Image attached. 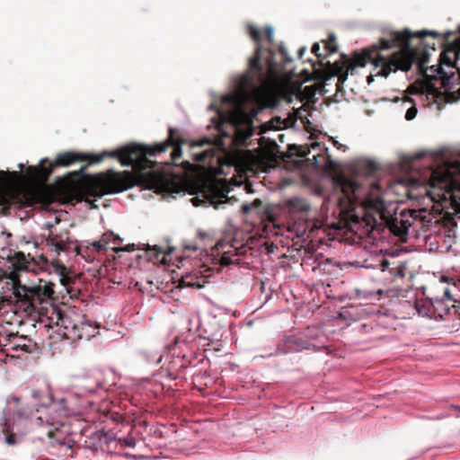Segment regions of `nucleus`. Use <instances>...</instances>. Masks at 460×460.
<instances>
[{
  "mask_svg": "<svg viewBox=\"0 0 460 460\" xmlns=\"http://www.w3.org/2000/svg\"><path fill=\"white\" fill-rule=\"evenodd\" d=\"M180 131L171 128L168 138L154 146L143 145H131L113 151H103L100 155H88L84 153L65 152L58 154L54 162L48 159L40 161L38 171L40 177H48L55 166H68L75 161H88L89 164L100 163L104 157H117L123 166H132L134 172H116L108 171L104 173L95 174L91 177L90 183L98 196L111 193H119L134 186L137 179H144L151 176L155 163L147 158V155H156L164 152L168 147H172V158L178 159L181 155V145L185 144Z\"/></svg>",
  "mask_w": 460,
  "mask_h": 460,
  "instance_id": "nucleus-1",
  "label": "nucleus"
},
{
  "mask_svg": "<svg viewBox=\"0 0 460 460\" xmlns=\"http://www.w3.org/2000/svg\"><path fill=\"white\" fill-rule=\"evenodd\" d=\"M277 74L273 52L258 46L250 59L248 71L237 78L234 93L222 99L223 103L230 107L217 111L221 120L236 128H246V137L251 136L258 111L268 106L271 100V85Z\"/></svg>",
  "mask_w": 460,
  "mask_h": 460,
  "instance_id": "nucleus-2",
  "label": "nucleus"
},
{
  "mask_svg": "<svg viewBox=\"0 0 460 460\" xmlns=\"http://www.w3.org/2000/svg\"><path fill=\"white\" fill-rule=\"evenodd\" d=\"M31 397L40 406V409H37L40 415L35 419H29L20 410L15 411L20 401L17 396L11 395L6 399V407L0 418V427L4 437V442L10 446L15 445L20 438L25 434L26 426L29 422L38 426H43L46 423L49 428L47 434L50 438L54 437V431L58 430L60 420L50 416L57 411V406L53 404V397L48 389L32 390Z\"/></svg>",
  "mask_w": 460,
  "mask_h": 460,
  "instance_id": "nucleus-3",
  "label": "nucleus"
},
{
  "mask_svg": "<svg viewBox=\"0 0 460 460\" xmlns=\"http://www.w3.org/2000/svg\"><path fill=\"white\" fill-rule=\"evenodd\" d=\"M336 188L341 189V196L338 204L341 212H349L358 206L364 210L362 217L367 226L372 229L383 217L384 201L382 190L377 182L362 183L358 178L340 177L335 182Z\"/></svg>",
  "mask_w": 460,
  "mask_h": 460,
  "instance_id": "nucleus-4",
  "label": "nucleus"
},
{
  "mask_svg": "<svg viewBox=\"0 0 460 460\" xmlns=\"http://www.w3.org/2000/svg\"><path fill=\"white\" fill-rule=\"evenodd\" d=\"M391 39H382L380 41V49H388L394 46H400L401 49L386 59L379 54L374 57L373 63L379 69L376 72V75L388 76L391 72L397 70L408 71L412 63L418 59L420 50L408 46V42L411 38L409 31H394L390 35Z\"/></svg>",
  "mask_w": 460,
  "mask_h": 460,
  "instance_id": "nucleus-5",
  "label": "nucleus"
},
{
  "mask_svg": "<svg viewBox=\"0 0 460 460\" xmlns=\"http://www.w3.org/2000/svg\"><path fill=\"white\" fill-rule=\"evenodd\" d=\"M420 70L423 73L425 81H417L413 84L408 87L410 93H416L420 100L424 98V94L427 99L431 97L432 100H436L440 94L439 89L437 87L435 82L440 81L441 87L452 90L455 82H460V72L457 74V78L455 79V73L446 72L440 65L431 66L424 68V62L419 64Z\"/></svg>",
  "mask_w": 460,
  "mask_h": 460,
  "instance_id": "nucleus-6",
  "label": "nucleus"
},
{
  "mask_svg": "<svg viewBox=\"0 0 460 460\" xmlns=\"http://www.w3.org/2000/svg\"><path fill=\"white\" fill-rule=\"evenodd\" d=\"M284 208L294 221V227L298 237L313 238L314 233L323 226L322 220L315 219V213L305 199L299 198L285 201Z\"/></svg>",
  "mask_w": 460,
  "mask_h": 460,
  "instance_id": "nucleus-7",
  "label": "nucleus"
},
{
  "mask_svg": "<svg viewBox=\"0 0 460 460\" xmlns=\"http://www.w3.org/2000/svg\"><path fill=\"white\" fill-rule=\"evenodd\" d=\"M13 294L19 306L29 314L39 313L45 309L54 295V284L45 283L37 287L27 288L13 281Z\"/></svg>",
  "mask_w": 460,
  "mask_h": 460,
  "instance_id": "nucleus-8",
  "label": "nucleus"
},
{
  "mask_svg": "<svg viewBox=\"0 0 460 460\" xmlns=\"http://www.w3.org/2000/svg\"><path fill=\"white\" fill-rule=\"evenodd\" d=\"M60 326L55 332L62 338L75 341L76 340H89L95 336L98 326L85 320L84 315L78 314H65Z\"/></svg>",
  "mask_w": 460,
  "mask_h": 460,
  "instance_id": "nucleus-9",
  "label": "nucleus"
},
{
  "mask_svg": "<svg viewBox=\"0 0 460 460\" xmlns=\"http://www.w3.org/2000/svg\"><path fill=\"white\" fill-rule=\"evenodd\" d=\"M247 252V246L234 238L226 237L219 240L214 246L212 254L218 258L220 264L228 266L240 264V256Z\"/></svg>",
  "mask_w": 460,
  "mask_h": 460,
  "instance_id": "nucleus-10",
  "label": "nucleus"
},
{
  "mask_svg": "<svg viewBox=\"0 0 460 460\" xmlns=\"http://www.w3.org/2000/svg\"><path fill=\"white\" fill-rule=\"evenodd\" d=\"M201 193L204 200H201L199 197L193 198L191 201L194 206H199L204 202L215 207V205L224 203L226 199L224 186L216 179L207 181L203 185Z\"/></svg>",
  "mask_w": 460,
  "mask_h": 460,
  "instance_id": "nucleus-11",
  "label": "nucleus"
},
{
  "mask_svg": "<svg viewBox=\"0 0 460 460\" xmlns=\"http://www.w3.org/2000/svg\"><path fill=\"white\" fill-rule=\"evenodd\" d=\"M426 213L427 210L425 208L409 211L403 210L398 216L396 215L392 218L389 223V228L394 234L403 236L408 233L414 220L419 217L425 218L426 216L424 214Z\"/></svg>",
  "mask_w": 460,
  "mask_h": 460,
  "instance_id": "nucleus-12",
  "label": "nucleus"
},
{
  "mask_svg": "<svg viewBox=\"0 0 460 460\" xmlns=\"http://www.w3.org/2000/svg\"><path fill=\"white\" fill-rule=\"evenodd\" d=\"M310 343L296 335H290L286 337L278 345L277 351L279 354L296 353L303 349H308Z\"/></svg>",
  "mask_w": 460,
  "mask_h": 460,
  "instance_id": "nucleus-13",
  "label": "nucleus"
},
{
  "mask_svg": "<svg viewBox=\"0 0 460 460\" xmlns=\"http://www.w3.org/2000/svg\"><path fill=\"white\" fill-rule=\"evenodd\" d=\"M46 245L57 254L69 249V236L67 232L50 234L46 240Z\"/></svg>",
  "mask_w": 460,
  "mask_h": 460,
  "instance_id": "nucleus-14",
  "label": "nucleus"
},
{
  "mask_svg": "<svg viewBox=\"0 0 460 460\" xmlns=\"http://www.w3.org/2000/svg\"><path fill=\"white\" fill-rule=\"evenodd\" d=\"M408 93L411 95V97H409L407 100H404L402 102V105H407V104H411V107H409L406 111V113H405V119L407 120H411L413 119L416 115H417V107L416 105L418 103L421 104L422 106H429L433 102H435V100H432L431 97L429 96V99L426 98V96L424 95V98L422 100H420L416 93H410L408 90H407Z\"/></svg>",
  "mask_w": 460,
  "mask_h": 460,
  "instance_id": "nucleus-15",
  "label": "nucleus"
},
{
  "mask_svg": "<svg viewBox=\"0 0 460 460\" xmlns=\"http://www.w3.org/2000/svg\"><path fill=\"white\" fill-rule=\"evenodd\" d=\"M190 146L192 147L208 146V147L204 151L193 154L194 160L197 162H206L208 159L212 158L215 155L214 147L212 146L208 138H202L198 141H192Z\"/></svg>",
  "mask_w": 460,
  "mask_h": 460,
  "instance_id": "nucleus-16",
  "label": "nucleus"
},
{
  "mask_svg": "<svg viewBox=\"0 0 460 460\" xmlns=\"http://www.w3.org/2000/svg\"><path fill=\"white\" fill-rule=\"evenodd\" d=\"M101 386V382L98 379L84 378L78 385L79 391L76 393L77 395L86 396L96 392Z\"/></svg>",
  "mask_w": 460,
  "mask_h": 460,
  "instance_id": "nucleus-17",
  "label": "nucleus"
},
{
  "mask_svg": "<svg viewBox=\"0 0 460 460\" xmlns=\"http://www.w3.org/2000/svg\"><path fill=\"white\" fill-rule=\"evenodd\" d=\"M75 252L77 255H79L87 262L93 261L98 255L96 252L93 249H92L91 244L86 242L78 244L75 247Z\"/></svg>",
  "mask_w": 460,
  "mask_h": 460,
  "instance_id": "nucleus-18",
  "label": "nucleus"
},
{
  "mask_svg": "<svg viewBox=\"0 0 460 460\" xmlns=\"http://www.w3.org/2000/svg\"><path fill=\"white\" fill-rule=\"evenodd\" d=\"M47 310V314L49 315L48 316L49 319V324L48 326L50 328H56V330L58 329L60 326V323L63 321L65 314L62 313V311L55 306H51L49 310Z\"/></svg>",
  "mask_w": 460,
  "mask_h": 460,
  "instance_id": "nucleus-19",
  "label": "nucleus"
},
{
  "mask_svg": "<svg viewBox=\"0 0 460 460\" xmlns=\"http://www.w3.org/2000/svg\"><path fill=\"white\" fill-rule=\"evenodd\" d=\"M203 278L197 277L193 274H186L181 278V283L185 287L200 288L204 283Z\"/></svg>",
  "mask_w": 460,
  "mask_h": 460,
  "instance_id": "nucleus-20",
  "label": "nucleus"
},
{
  "mask_svg": "<svg viewBox=\"0 0 460 460\" xmlns=\"http://www.w3.org/2000/svg\"><path fill=\"white\" fill-rule=\"evenodd\" d=\"M261 200L260 199H255L252 202H245V203H243L242 206H241V211L243 213V214H250L252 212H255V213H259L260 212V209H261Z\"/></svg>",
  "mask_w": 460,
  "mask_h": 460,
  "instance_id": "nucleus-21",
  "label": "nucleus"
},
{
  "mask_svg": "<svg viewBox=\"0 0 460 460\" xmlns=\"http://www.w3.org/2000/svg\"><path fill=\"white\" fill-rule=\"evenodd\" d=\"M324 42V49L328 54L333 53L337 50V47L335 44V38L332 36L328 41Z\"/></svg>",
  "mask_w": 460,
  "mask_h": 460,
  "instance_id": "nucleus-22",
  "label": "nucleus"
},
{
  "mask_svg": "<svg viewBox=\"0 0 460 460\" xmlns=\"http://www.w3.org/2000/svg\"><path fill=\"white\" fill-rule=\"evenodd\" d=\"M89 243L91 244L92 249H93L98 255L107 248L106 244L102 243V240L101 238L98 241H94Z\"/></svg>",
  "mask_w": 460,
  "mask_h": 460,
  "instance_id": "nucleus-23",
  "label": "nucleus"
},
{
  "mask_svg": "<svg viewBox=\"0 0 460 460\" xmlns=\"http://www.w3.org/2000/svg\"><path fill=\"white\" fill-rule=\"evenodd\" d=\"M122 243V239L119 236V235H116L114 234V238L111 242V244H112L113 246L111 247V249L115 252H119V251H130L129 248L126 247V248H119L118 245Z\"/></svg>",
  "mask_w": 460,
  "mask_h": 460,
  "instance_id": "nucleus-24",
  "label": "nucleus"
},
{
  "mask_svg": "<svg viewBox=\"0 0 460 460\" xmlns=\"http://www.w3.org/2000/svg\"><path fill=\"white\" fill-rule=\"evenodd\" d=\"M321 146H320L319 143L314 142V143L311 144V147L310 148L306 147V146L305 147H302L301 148V152L298 155L300 156H302V157H305V156L308 155L311 153V149L312 150H315V149H318Z\"/></svg>",
  "mask_w": 460,
  "mask_h": 460,
  "instance_id": "nucleus-25",
  "label": "nucleus"
},
{
  "mask_svg": "<svg viewBox=\"0 0 460 460\" xmlns=\"http://www.w3.org/2000/svg\"><path fill=\"white\" fill-rule=\"evenodd\" d=\"M113 238H114V233H112V232H106L101 237V239L102 240V243H104L106 244V247L111 243Z\"/></svg>",
  "mask_w": 460,
  "mask_h": 460,
  "instance_id": "nucleus-26",
  "label": "nucleus"
},
{
  "mask_svg": "<svg viewBox=\"0 0 460 460\" xmlns=\"http://www.w3.org/2000/svg\"><path fill=\"white\" fill-rule=\"evenodd\" d=\"M250 35L256 42L261 40V31L252 26L250 27Z\"/></svg>",
  "mask_w": 460,
  "mask_h": 460,
  "instance_id": "nucleus-27",
  "label": "nucleus"
},
{
  "mask_svg": "<svg viewBox=\"0 0 460 460\" xmlns=\"http://www.w3.org/2000/svg\"><path fill=\"white\" fill-rule=\"evenodd\" d=\"M448 216H453V222L456 226H460V213L458 214L457 211H450L449 210Z\"/></svg>",
  "mask_w": 460,
  "mask_h": 460,
  "instance_id": "nucleus-28",
  "label": "nucleus"
},
{
  "mask_svg": "<svg viewBox=\"0 0 460 460\" xmlns=\"http://www.w3.org/2000/svg\"><path fill=\"white\" fill-rule=\"evenodd\" d=\"M424 155H425V154H424V153H418V154H416V155L412 157V159H411V167H413V168H415V167L417 166V165H416V163H417L420 159H421Z\"/></svg>",
  "mask_w": 460,
  "mask_h": 460,
  "instance_id": "nucleus-29",
  "label": "nucleus"
},
{
  "mask_svg": "<svg viewBox=\"0 0 460 460\" xmlns=\"http://www.w3.org/2000/svg\"><path fill=\"white\" fill-rule=\"evenodd\" d=\"M444 295L445 296H447V298L449 299H452L454 301H457L458 299L456 297L454 296V294H453V288H446L444 290Z\"/></svg>",
  "mask_w": 460,
  "mask_h": 460,
  "instance_id": "nucleus-30",
  "label": "nucleus"
},
{
  "mask_svg": "<svg viewBox=\"0 0 460 460\" xmlns=\"http://www.w3.org/2000/svg\"><path fill=\"white\" fill-rule=\"evenodd\" d=\"M121 442L128 447H134L136 446V441L134 438H123Z\"/></svg>",
  "mask_w": 460,
  "mask_h": 460,
  "instance_id": "nucleus-31",
  "label": "nucleus"
},
{
  "mask_svg": "<svg viewBox=\"0 0 460 460\" xmlns=\"http://www.w3.org/2000/svg\"><path fill=\"white\" fill-rule=\"evenodd\" d=\"M265 33H266V36L269 40L270 42H272L273 41V31L270 27H267L265 29Z\"/></svg>",
  "mask_w": 460,
  "mask_h": 460,
  "instance_id": "nucleus-32",
  "label": "nucleus"
},
{
  "mask_svg": "<svg viewBox=\"0 0 460 460\" xmlns=\"http://www.w3.org/2000/svg\"><path fill=\"white\" fill-rule=\"evenodd\" d=\"M355 63H356V66H365L366 63H367L366 58L365 57H359V58H357Z\"/></svg>",
  "mask_w": 460,
  "mask_h": 460,
  "instance_id": "nucleus-33",
  "label": "nucleus"
},
{
  "mask_svg": "<svg viewBox=\"0 0 460 460\" xmlns=\"http://www.w3.org/2000/svg\"><path fill=\"white\" fill-rule=\"evenodd\" d=\"M428 34H430L432 36H437L438 33L435 32V31H418L416 35L418 37H420V38H422L423 36L428 35Z\"/></svg>",
  "mask_w": 460,
  "mask_h": 460,
  "instance_id": "nucleus-34",
  "label": "nucleus"
},
{
  "mask_svg": "<svg viewBox=\"0 0 460 460\" xmlns=\"http://www.w3.org/2000/svg\"><path fill=\"white\" fill-rule=\"evenodd\" d=\"M389 265L390 262L387 260H383L382 262L380 263L381 270L385 271L386 270H388Z\"/></svg>",
  "mask_w": 460,
  "mask_h": 460,
  "instance_id": "nucleus-35",
  "label": "nucleus"
},
{
  "mask_svg": "<svg viewBox=\"0 0 460 460\" xmlns=\"http://www.w3.org/2000/svg\"><path fill=\"white\" fill-rule=\"evenodd\" d=\"M146 359L149 362H155V363L158 364L161 362L162 357H161V355H155V357H153L151 358H146Z\"/></svg>",
  "mask_w": 460,
  "mask_h": 460,
  "instance_id": "nucleus-36",
  "label": "nucleus"
},
{
  "mask_svg": "<svg viewBox=\"0 0 460 460\" xmlns=\"http://www.w3.org/2000/svg\"><path fill=\"white\" fill-rule=\"evenodd\" d=\"M320 50V46L318 43H314L312 47V52L314 54H315V56L317 57H321L322 55L318 53V51Z\"/></svg>",
  "mask_w": 460,
  "mask_h": 460,
  "instance_id": "nucleus-37",
  "label": "nucleus"
},
{
  "mask_svg": "<svg viewBox=\"0 0 460 460\" xmlns=\"http://www.w3.org/2000/svg\"><path fill=\"white\" fill-rule=\"evenodd\" d=\"M161 181H162V190H169L168 180H166V177L162 175L161 176Z\"/></svg>",
  "mask_w": 460,
  "mask_h": 460,
  "instance_id": "nucleus-38",
  "label": "nucleus"
},
{
  "mask_svg": "<svg viewBox=\"0 0 460 460\" xmlns=\"http://www.w3.org/2000/svg\"><path fill=\"white\" fill-rule=\"evenodd\" d=\"M319 155H313L312 160H314V163L316 166L320 165V161L318 160Z\"/></svg>",
  "mask_w": 460,
  "mask_h": 460,
  "instance_id": "nucleus-39",
  "label": "nucleus"
},
{
  "mask_svg": "<svg viewBox=\"0 0 460 460\" xmlns=\"http://www.w3.org/2000/svg\"><path fill=\"white\" fill-rule=\"evenodd\" d=\"M394 270L395 271V276H399L400 278L403 277V272L402 269H394Z\"/></svg>",
  "mask_w": 460,
  "mask_h": 460,
  "instance_id": "nucleus-40",
  "label": "nucleus"
},
{
  "mask_svg": "<svg viewBox=\"0 0 460 460\" xmlns=\"http://www.w3.org/2000/svg\"><path fill=\"white\" fill-rule=\"evenodd\" d=\"M333 144L339 149H341L344 147L341 144H339L338 141H333Z\"/></svg>",
  "mask_w": 460,
  "mask_h": 460,
  "instance_id": "nucleus-41",
  "label": "nucleus"
},
{
  "mask_svg": "<svg viewBox=\"0 0 460 460\" xmlns=\"http://www.w3.org/2000/svg\"><path fill=\"white\" fill-rule=\"evenodd\" d=\"M447 67H448V68H450L451 70L456 69V67H455L454 66H452V64H451V61H450V60H448V61H447Z\"/></svg>",
  "mask_w": 460,
  "mask_h": 460,
  "instance_id": "nucleus-42",
  "label": "nucleus"
},
{
  "mask_svg": "<svg viewBox=\"0 0 460 460\" xmlns=\"http://www.w3.org/2000/svg\"><path fill=\"white\" fill-rule=\"evenodd\" d=\"M330 263H331L330 260L326 259V260L324 261V262H321V263L319 264V266H321V265H323V264L325 266V265H329Z\"/></svg>",
  "mask_w": 460,
  "mask_h": 460,
  "instance_id": "nucleus-43",
  "label": "nucleus"
},
{
  "mask_svg": "<svg viewBox=\"0 0 460 460\" xmlns=\"http://www.w3.org/2000/svg\"><path fill=\"white\" fill-rule=\"evenodd\" d=\"M453 288H458L460 290V280L454 285Z\"/></svg>",
  "mask_w": 460,
  "mask_h": 460,
  "instance_id": "nucleus-44",
  "label": "nucleus"
},
{
  "mask_svg": "<svg viewBox=\"0 0 460 460\" xmlns=\"http://www.w3.org/2000/svg\"><path fill=\"white\" fill-rule=\"evenodd\" d=\"M305 49L303 48L298 51L299 57H302L303 53L305 52Z\"/></svg>",
  "mask_w": 460,
  "mask_h": 460,
  "instance_id": "nucleus-45",
  "label": "nucleus"
},
{
  "mask_svg": "<svg viewBox=\"0 0 460 460\" xmlns=\"http://www.w3.org/2000/svg\"><path fill=\"white\" fill-rule=\"evenodd\" d=\"M453 408H456L459 411V413L456 415L457 417H460V407L452 406Z\"/></svg>",
  "mask_w": 460,
  "mask_h": 460,
  "instance_id": "nucleus-46",
  "label": "nucleus"
},
{
  "mask_svg": "<svg viewBox=\"0 0 460 460\" xmlns=\"http://www.w3.org/2000/svg\"><path fill=\"white\" fill-rule=\"evenodd\" d=\"M65 270H66L65 268H62V269H61V275H63V273H64Z\"/></svg>",
  "mask_w": 460,
  "mask_h": 460,
  "instance_id": "nucleus-47",
  "label": "nucleus"
},
{
  "mask_svg": "<svg viewBox=\"0 0 460 460\" xmlns=\"http://www.w3.org/2000/svg\"><path fill=\"white\" fill-rule=\"evenodd\" d=\"M279 50H280V52H281L282 54H284V50H283V49H282V48H280V49H279Z\"/></svg>",
  "mask_w": 460,
  "mask_h": 460,
  "instance_id": "nucleus-48",
  "label": "nucleus"
},
{
  "mask_svg": "<svg viewBox=\"0 0 460 460\" xmlns=\"http://www.w3.org/2000/svg\"><path fill=\"white\" fill-rule=\"evenodd\" d=\"M20 169H22L23 165L22 164H19Z\"/></svg>",
  "mask_w": 460,
  "mask_h": 460,
  "instance_id": "nucleus-49",
  "label": "nucleus"
}]
</instances>
